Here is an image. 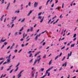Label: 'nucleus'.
<instances>
[{
  "mask_svg": "<svg viewBox=\"0 0 78 78\" xmlns=\"http://www.w3.org/2000/svg\"><path fill=\"white\" fill-rule=\"evenodd\" d=\"M22 49H20V50L18 51L19 53H20V52L21 51H22Z\"/></svg>",
  "mask_w": 78,
  "mask_h": 78,
  "instance_id": "nucleus-50",
  "label": "nucleus"
},
{
  "mask_svg": "<svg viewBox=\"0 0 78 78\" xmlns=\"http://www.w3.org/2000/svg\"><path fill=\"white\" fill-rule=\"evenodd\" d=\"M62 52H61L59 55V56H61V55H62Z\"/></svg>",
  "mask_w": 78,
  "mask_h": 78,
  "instance_id": "nucleus-55",
  "label": "nucleus"
},
{
  "mask_svg": "<svg viewBox=\"0 0 78 78\" xmlns=\"http://www.w3.org/2000/svg\"><path fill=\"white\" fill-rule=\"evenodd\" d=\"M37 37H38L37 36H36L35 38V39L36 41H37Z\"/></svg>",
  "mask_w": 78,
  "mask_h": 78,
  "instance_id": "nucleus-33",
  "label": "nucleus"
},
{
  "mask_svg": "<svg viewBox=\"0 0 78 78\" xmlns=\"http://www.w3.org/2000/svg\"><path fill=\"white\" fill-rule=\"evenodd\" d=\"M24 46H25V45L24 44H22L21 45V46L22 47H24Z\"/></svg>",
  "mask_w": 78,
  "mask_h": 78,
  "instance_id": "nucleus-64",
  "label": "nucleus"
},
{
  "mask_svg": "<svg viewBox=\"0 0 78 78\" xmlns=\"http://www.w3.org/2000/svg\"><path fill=\"white\" fill-rule=\"evenodd\" d=\"M76 36V34H74L73 36V37H75Z\"/></svg>",
  "mask_w": 78,
  "mask_h": 78,
  "instance_id": "nucleus-38",
  "label": "nucleus"
},
{
  "mask_svg": "<svg viewBox=\"0 0 78 78\" xmlns=\"http://www.w3.org/2000/svg\"><path fill=\"white\" fill-rule=\"evenodd\" d=\"M59 8H60L59 7H57V8H56V9H59Z\"/></svg>",
  "mask_w": 78,
  "mask_h": 78,
  "instance_id": "nucleus-51",
  "label": "nucleus"
},
{
  "mask_svg": "<svg viewBox=\"0 0 78 78\" xmlns=\"http://www.w3.org/2000/svg\"><path fill=\"white\" fill-rule=\"evenodd\" d=\"M44 20H43V18L40 21V23H42V22H43V21Z\"/></svg>",
  "mask_w": 78,
  "mask_h": 78,
  "instance_id": "nucleus-34",
  "label": "nucleus"
},
{
  "mask_svg": "<svg viewBox=\"0 0 78 78\" xmlns=\"http://www.w3.org/2000/svg\"><path fill=\"white\" fill-rule=\"evenodd\" d=\"M54 4H53L51 6V7H52V8H53V6H54Z\"/></svg>",
  "mask_w": 78,
  "mask_h": 78,
  "instance_id": "nucleus-58",
  "label": "nucleus"
},
{
  "mask_svg": "<svg viewBox=\"0 0 78 78\" xmlns=\"http://www.w3.org/2000/svg\"><path fill=\"white\" fill-rule=\"evenodd\" d=\"M51 19L49 20L48 23V24H49V23H50V22H51Z\"/></svg>",
  "mask_w": 78,
  "mask_h": 78,
  "instance_id": "nucleus-30",
  "label": "nucleus"
},
{
  "mask_svg": "<svg viewBox=\"0 0 78 78\" xmlns=\"http://www.w3.org/2000/svg\"><path fill=\"white\" fill-rule=\"evenodd\" d=\"M50 0H48V1H47V2L46 5H48V2H50Z\"/></svg>",
  "mask_w": 78,
  "mask_h": 78,
  "instance_id": "nucleus-26",
  "label": "nucleus"
},
{
  "mask_svg": "<svg viewBox=\"0 0 78 78\" xmlns=\"http://www.w3.org/2000/svg\"><path fill=\"white\" fill-rule=\"evenodd\" d=\"M41 71L42 72H43L44 71V68H41Z\"/></svg>",
  "mask_w": 78,
  "mask_h": 78,
  "instance_id": "nucleus-32",
  "label": "nucleus"
},
{
  "mask_svg": "<svg viewBox=\"0 0 78 78\" xmlns=\"http://www.w3.org/2000/svg\"><path fill=\"white\" fill-rule=\"evenodd\" d=\"M17 49L15 50L14 51L15 53H17Z\"/></svg>",
  "mask_w": 78,
  "mask_h": 78,
  "instance_id": "nucleus-53",
  "label": "nucleus"
},
{
  "mask_svg": "<svg viewBox=\"0 0 78 78\" xmlns=\"http://www.w3.org/2000/svg\"><path fill=\"white\" fill-rule=\"evenodd\" d=\"M74 45H75V44H72L71 46V47H74Z\"/></svg>",
  "mask_w": 78,
  "mask_h": 78,
  "instance_id": "nucleus-31",
  "label": "nucleus"
},
{
  "mask_svg": "<svg viewBox=\"0 0 78 78\" xmlns=\"http://www.w3.org/2000/svg\"><path fill=\"white\" fill-rule=\"evenodd\" d=\"M36 61H34V62L33 64V66H34V65L36 64Z\"/></svg>",
  "mask_w": 78,
  "mask_h": 78,
  "instance_id": "nucleus-40",
  "label": "nucleus"
},
{
  "mask_svg": "<svg viewBox=\"0 0 78 78\" xmlns=\"http://www.w3.org/2000/svg\"><path fill=\"white\" fill-rule=\"evenodd\" d=\"M4 44L5 45H6L7 44V42H5L4 43Z\"/></svg>",
  "mask_w": 78,
  "mask_h": 78,
  "instance_id": "nucleus-45",
  "label": "nucleus"
},
{
  "mask_svg": "<svg viewBox=\"0 0 78 78\" xmlns=\"http://www.w3.org/2000/svg\"><path fill=\"white\" fill-rule=\"evenodd\" d=\"M30 31H33V27H31L30 28Z\"/></svg>",
  "mask_w": 78,
  "mask_h": 78,
  "instance_id": "nucleus-15",
  "label": "nucleus"
},
{
  "mask_svg": "<svg viewBox=\"0 0 78 78\" xmlns=\"http://www.w3.org/2000/svg\"><path fill=\"white\" fill-rule=\"evenodd\" d=\"M72 51L70 52V53H68V56L70 57L71 55H72Z\"/></svg>",
  "mask_w": 78,
  "mask_h": 78,
  "instance_id": "nucleus-10",
  "label": "nucleus"
},
{
  "mask_svg": "<svg viewBox=\"0 0 78 78\" xmlns=\"http://www.w3.org/2000/svg\"><path fill=\"white\" fill-rule=\"evenodd\" d=\"M6 58L7 59H9V58H10V55H9V56H7Z\"/></svg>",
  "mask_w": 78,
  "mask_h": 78,
  "instance_id": "nucleus-22",
  "label": "nucleus"
},
{
  "mask_svg": "<svg viewBox=\"0 0 78 78\" xmlns=\"http://www.w3.org/2000/svg\"><path fill=\"white\" fill-rule=\"evenodd\" d=\"M37 6V3L35 2L34 4V7L36 8Z\"/></svg>",
  "mask_w": 78,
  "mask_h": 78,
  "instance_id": "nucleus-9",
  "label": "nucleus"
},
{
  "mask_svg": "<svg viewBox=\"0 0 78 78\" xmlns=\"http://www.w3.org/2000/svg\"><path fill=\"white\" fill-rule=\"evenodd\" d=\"M58 20H59V19H58L56 21L55 23H57V22H58Z\"/></svg>",
  "mask_w": 78,
  "mask_h": 78,
  "instance_id": "nucleus-52",
  "label": "nucleus"
},
{
  "mask_svg": "<svg viewBox=\"0 0 78 78\" xmlns=\"http://www.w3.org/2000/svg\"><path fill=\"white\" fill-rule=\"evenodd\" d=\"M66 66H67V62H66L65 63L62 64V67H64V66H65V67H66Z\"/></svg>",
  "mask_w": 78,
  "mask_h": 78,
  "instance_id": "nucleus-5",
  "label": "nucleus"
},
{
  "mask_svg": "<svg viewBox=\"0 0 78 78\" xmlns=\"http://www.w3.org/2000/svg\"><path fill=\"white\" fill-rule=\"evenodd\" d=\"M32 52V51H30L28 52V54H30Z\"/></svg>",
  "mask_w": 78,
  "mask_h": 78,
  "instance_id": "nucleus-29",
  "label": "nucleus"
},
{
  "mask_svg": "<svg viewBox=\"0 0 78 78\" xmlns=\"http://www.w3.org/2000/svg\"><path fill=\"white\" fill-rule=\"evenodd\" d=\"M51 60L49 63V65H51Z\"/></svg>",
  "mask_w": 78,
  "mask_h": 78,
  "instance_id": "nucleus-28",
  "label": "nucleus"
},
{
  "mask_svg": "<svg viewBox=\"0 0 78 78\" xmlns=\"http://www.w3.org/2000/svg\"><path fill=\"white\" fill-rule=\"evenodd\" d=\"M14 43H13L12 45V46L10 48V49H12V47H14Z\"/></svg>",
  "mask_w": 78,
  "mask_h": 78,
  "instance_id": "nucleus-13",
  "label": "nucleus"
},
{
  "mask_svg": "<svg viewBox=\"0 0 78 78\" xmlns=\"http://www.w3.org/2000/svg\"><path fill=\"white\" fill-rule=\"evenodd\" d=\"M41 35V34H40L39 35H37V37H39Z\"/></svg>",
  "mask_w": 78,
  "mask_h": 78,
  "instance_id": "nucleus-42",
  "label": "nucleus"
},
{
  "mask_svg": "<svg viewBox=\"0 0 78 78\" xmlns=\"http://www.w3.org/2000/svg\"><path fill=\"white\" fill-rule=\"evenodd\" d=\"M53 67L52 66L51 68H50L49 69H48L46 71V72L45 73V75H46V74H47V73H48V72L50 71V70H51V69H53Z\"/></svg>",
  "mask_w": 78,
  "mask_h": 78,
  "instance_id": "nucleus-4",
  "label": "nucleus"
},
{
  "mask_svg": "<svg viewBox=\"0 0 78 78\" xmlns=\"http://www.w3.org/2000/svg\"><path fill=\"white\" fill-rule=\"evenodd\" d=\"M32 12H33V11L31 10L29 12V13L27 15V16H29L30 15V14H31Z\"/></svg>",
  "mask_w": 78,
  "mask_h": 78,
  "instance_id": "nucleus-11",
  "label": "nucleus"
},
{
  "mask_svg": "<svg viewBox=\"0 0 78 78\" xmlns=\"http://www.w3.org/2000/svg\"><path fill=\"white\" fill-rule=\"evenodd\" d=\"M18 33V32H16L15 33V36H16L17 35V34Z\"/></svg>",
  "mask_w": 78,
  "mask_h": 78,
  "instance_id": "nucleus-23",
  "label": "nucleus"
},
{
  "mask_svg": "<svg viewBox=\"0 0 78 78\" xmlns=\"http://www.w3.org/2000/svg\"><path fill=\"white\" fill-rule=\"evenodd\" d=\"M17 18V17L16 16L14 18L12 17V22L11 23V24H12V23H13V22L14 21V20H16V19Z\"/></svg>",
  "mask_w": 78,
  "mask_h": 78,
  "instance_id": "nucleus-3",
  "label": "nucleus"
},
{
  "mask_svg": "<svg viewBox=\"0 0 78 78\" xmlns=\"http://www.w3.org/2000/svg\"><path fill=\"white\" fill-rule=\"evenodd\" d=\"M62 67H61L59 69V70H62Z\"/></svg>",
  "mask_w": 78,
  "mask_h": 78,
  "instance_id": "nucleus-63",
  "label": "nucleus"
},
{
  "mask_svg": "<svg viewBox=\"0 0 78 78\" xmlns=\"http://www.w3.org/2000/svg\"><path fill=\"white\" fill-rule=\"evenodd\" d=\"M23 30V27L22 28H21L20 30V31H22V30Z\"/></svg>",
  "mask_w": 78,
  "mask_h": 78,
  "instance_id": "nucleus-24",
  "label": "nucleus"
},
{
  "mask_svg": "<svg viewBox=\"0 0 78 78\" xmlns=\"http://www.w3.org/2000/svg\"><path fill=\"white\" fill-rule=\"evenodd\" d=\"M41 55H39L37 57V59H35V61H38V64L40 62V60H41Z\"/></svg>",
  "mask_w": 78,
  "mask_h": 78,
  "instance_id": "nucleus-1",
  "label": "nucleus"
},
{
  "mask_svg": "<svg viewBox=\"0 0 78 78\" xmlns=\"http://www.w3.org/2000/svg\"><path fill=\"white\" fill-rule=\"evenodd\" d=\"M46 55H44V56L43 57V58H46Z\"/></svg>",
  "mask_w": 78,
  "mask_h": 78,
  "instance_id": "nucleus-43",
  "label": "nucleus"
},
{
  "mask_svg": "<svg viewBox=\"0 0 78 78\" xmlns=\"http://www.w3.org/2000/svg\"><path fill=\"white\" fill-rule=\"evenodd\" d=\"M58 27H62L61 24H58Z\"/></svg>",
  "mask_w": 78,
  "mask_h": 78,
  "instance_id": "nucleus-57",
  "label": "nucleus"
},
{
  "mask_svg": "<svg viewBox=\"0 0 78 78\" xmlns=\"http://www.w3.org/2000/svg\"><path fill=\"white\" fill-rule=\"evenodd\" d=\"M19 65H20V63L19 62L18 64H17V65L16 66V70H15V72H17V70L19 69V67H18V66H19Z\"/></svg>",
  "mask_w": 78,
  "mask_h": 78,
  "instance_id": "nucleus-2",
  "label": "nucleus"
},
{
  "mask_svg": "<svg viewBox=\"0 0 78 78\" xmlns=\"http://www.w3.org/2000/svg\"><path fill=\"white\" fill-rule=\"evenodd\" d=\"M15 56H14L12 58V59H14L15 58Z\"/></svg>",
  "mask_w": 78,
  "mask_h": 78,
  "instance_id": "nucleus-61",
  "label": "nucleus"
},
{
  "mask_svg": "<svg viewBox=\"0 0 78 78\" xmlns=\"http://www.w3.org/2000/svg\"><path fill=\"white\" fill-rule=\"evenodd\" d=\"M9 70H10V66L9 67V69H7L6 70H7V71H8Z\"/></svg>",
  "mask_w": 78,
  "mask_h": 78,
  "instance_id": "nucleus-49",
  "label": "nucleus"
},
{
  "mask_svg": "<svg viewBox=\"0 0 78 78\" xmlns=\"http://www.w3.org/2000/svg\"><path fill=\"white\" fill-rule=\"evenodd\" d=\"M41 53V52L39 51L37 52V53L34 55L35 57H36V56H37V55H38V54H39V53Z\"/></svg>",
  "mask_w": 78,
  "mask_h": 78,
  "instance_id": "nucleus-6",
  "label": "nucleus"
},
{
  "mask_svg": "<svg viewBox=\"0 0 78 78\" xmlns=\"http://www.w3.org/2000/svg\"><path fill=\"white\" fill-rule=\"evenodd\" d=\"M25 18H23L21 21V22H23L24 21H25Z\"/></svg>",
  "mask_w": 78,
  "mask_h": 78,
  "instance_id": "nucleus-18",
  "label": "nucleus"
},
{
  "mask_svg": "<svg viewBox=\"0 0 78 78\" xmlns=\"http://www.w3.org/2000/svg\"><path fill=\"white\" fill-rule=\"evenodd\" d=\"M46 31H47V30H46L44 31L43 32H42L41 34H44V33H45V32H46Z\"/></svg>",
  "mask_w": 78,
  "mask_h": 78,
  "instance_id": "nucleus-35",
  "label": "nucleus"
},
{
  "mask_svg": "<svg viewBox=\"0 0 78 78\" xmlns=\"http://www.w3.org/2000/svg\"><path fill=\"white\" fill-rule=\"evenodd\" d=\"M37 76H38V72H36L35 76V78H37Z\"/></svg>",
  "mask_w": 78,
  "mask_h": 78,
  "instance_id": "nucleus-7",
  "label": "nucleus"
},
{
  "mask_svg": "<svg viewBox=\"0 0 78 78\" xmlns=\"http://www.w3.org/2000/svg\"><path fill=\"white\" fill-rule=\"evenodd\" d=\"M3 62V61H2L1 62H0V65H1L2 63Z\"/></svg>",
  "mask_w": 78,
  "mask_h": 78,
  "instance_id": "nucleus-59",
  "label": "nucleus"
},
{
  "mask_svg": "<svg viewBox=\"0 0 78 78\" xmlns=\"http://www.w3.org/2000/svg\"><path fill=\"white\" fill-rule=\"evenodd\" d=\"M76 38H75L73 39V41H76Z\"/></svg>",
  "mask_w": 78,
  "mask_h": 78,
  "instance_id": "nucleus-54",
  "label": "nucleus"
},
{
  "mask_svg": "<svg viewBox=\"0 0 78 78\" xmlns=\"http://www.w3.org/2000/svg\"><path fill=\"white\" fill-rule=\"evenodd\" d=\"M28 5L29 6H30V5H31V2H30L28 4Z\"/></svg>",
  "mask_w": 78,
  "mask_h": 78,
  "instance_id": "nucleus-39",
  "label": "nucleus"
},
{
  "mask_svg": "<svg viewBox=\"0 0 78 78\" xmlns=\"http://www.w3.org/2000/svg\"><path fill=\"white\" fill-rule=\"evenodd\" d=\"M6 41V39L5 40H3V39L2 38V39L1 40L0 42H5Z\"/></svg>",
  "mask_w": 78,
  "mask_h": 78,
  "instance_id": "nucleus-8",
  "label": "nucleus"
},
{
  "mask_svg": "<svg viewBox=\"0 0 78 78\" xmlns=\"http://www.w3.org/2000/svg\"><path fill=\"white\" fill-rule=\"evenodd\" d=\"M33 59L32 58V59L30 60V63L31 62H32V61H33Z\"/></svg>",
  "mask_w": 78,
  "mask_h": 78,
  "instance_id": "nucleus-47",
  "label": "nucleus"
},
{
  "mask_svg": "<svg viewBox=\"0 0 78 78\" xmlns=\"http://www.w3.org/2000/svg\"><path fill=\"white\" fill-rule=\"evenodd\" d=\"M65 58H66V57H64L63 58V59L62 60V61H64V60L65 59Z\"/></svg>",
  "mask_w": 78,
  "mask_h": 78,
  "instance_id": "nucleus-44",
  "label": "nucleus"
},
{
  "mask_svg": "<svg viewBox=\"0 0 78 78\" xmlns=\"http://www.w3.org/2000/svg\"><path fill=\"white\" fill-rule=\"evenodd\" d=\"M32 55H33V54L32 53H30L29 55V57H31V56H32Z\"/></svg>",
  "mask_w": 78,
  "mask_h": 78,
  "instance_id": "nucleus-27",
  "label": "nucleus"
},
{
  "mask_svg": "<svg viewBox=\"0 0 78 78\" xmlns=\"http://www.w3.org/2000/svg\"><path fill=\"white\" fill-rule=\"evenodd\" d=\"M3 69V67H2L1 68V70H2Z\"/></svg>",
  "mask_w": 78,
  "mask_h": 78,
  "instance_id": "nucleus-60",
  "label": "nucleus"
},
{
  "mask_svg": "<svg viewBox=\"0 0 78 78\" xmlns=\"http://www.w3.org/2000/svg\"><path fill=\"white\" fill-rule=\"evenodd\" d=\"M23 4H22L21 5V10H22L23 9Z\"/></svg>",
  "mask_w": 78,
  "mask_h": 78,
  "instance_id": "nucleus-36",
  "label": "nucleus"
},
{
  "mask_svg": "<svg viewBox=\"0 0 78 78\" xmlns=\"http://www.w3.org/2000/svg\"><path fill=\"white\" fill-rule=\"evenodd\" d=\"M3 58H0V60H3Z\"/></svg>",
  "mask_w": 78,
  "mask_h": 78,
  "instance_id": "nucleus-62",
  "label": "nucleus"
},
{
  "mask_svg": "<svg viewBox=\"0 0 78 78\" xmlns=\"http://www.w3.org/2000/svg\"><path fill=\"white\" fill-rule=\"evenodd\" d=\"M32 76L33 77H34V73L33 72L32 73Z\"/></svg>",
  "mask_w": 78,
  "mask_h": 78,
  "instance_id": "nucleus-17",
  "label": "nucleus"
},
{
  "mask_svg": "<svg viewBox=\"0 0 78 78\" xmlns=\"http://www.w3.org/2000/svg\"><path fill=\"white\" fill-rule=\"evenodd\" d=\"M56 16H54V17H53L52 18V20H54V19H55V18H56Z\"/></svg>",
  "mask_w": 78,
  "mask_h": 78,
  "instance_id": "nucleus-48",
  "label": "nucleus"
},
{
  "mask_svg": "<svg viewBox=\"0 0 78 78\" xmlns=\"http://www.w3.org/2000/svg\"><path fill=\"white\" fill-rule=\"evenodd\" d=\"M30 31V29H28L27 31V33L28 32H29Z\"/></svg>",
  "mask_w": 78,
  "mask_h": 78,
  "instance_id": "nucleus-46",
  "label": "nucleus"
},
{
  "mask_svg": "<svg viewBox=\"0 0 78 78\" xmlns=\"http://www.w3.org/2000/svg\"><path fill=\"white\" fill-rule=\"evenodd\" d=\"M41 14H42V12H41L39 13L38 14V16H40V15H41Z\"/></svg>",
  "mask_w": 78,
  "mask_h": 78,
  "instance_id": "nucleus-25",
  "label": "nucleus"
},
{
  "mask_svg": "<svg viewBox=\"0 0 78 78\" xmlns=\"http://www.w3.org/2000/svg\"><path fill=\"white\" fill-rule=\"evenodd\" d=\"M59 18H60L61 19L63 18V16H62V15H60V16L59 17Z\"/></svg>",
  "mask_w": 78,
  "mask_h": 78,
  "instance_id": "nucleus-41",
  "label": "nucleus"
},
{
  "mask_svg": "<svg viewBox=\"0 0 78 78\" xmlns=\"http://www.w3.org/2000/svg\"><path fill=\"white\" fill-rule=\"evenodd\" d=\"M14 26V24H12L11 26V27L12 28V27Z\"/></svg>",
  "mask_w": 78,
  "mask_h": 78,
  "instance_id": "nucleus-37",
  "label": "nucleus"
},
{
  "mask_svg": "<svg viewBox=\"0 0 78 78\" xmlns=\"http://www.w3.org/2000/svg\"><path fill=\"white\" fill-rule=\"evenodd\" d=\"M50 73H48V76H50Z\"/></svg>",
  "mask_w": 78,
  "mask_h": 78,
  "instance_id": "nucleus-56",
  "label": "nucleus"
},
{
  "mask_svg": "<svg viewBox=\"0 0 78 78\" xmlns=\"http://www.w3.org/2000/svg\"><path fill=\"white\" fill-rule=\"evenodd\" d=\"M46 75H47V74H45V75L41 77V78H44L46 76Z\"/></svg>",
  "mask_w": 78,
  "mask_h": 78,
  "instance_id": "nucleus-19",
  "label": "nucleus"
},
{
  "mask_svg": "<svg viewBox=\"0 0 78 78\" xmlns=\"http://www.w3.org/2000/svg\"><path fill=\"white\" fill-rule=\"evenodd\" d=\"M10 4V3H9L7 6V7L6 8V10H8V8H9V5Z\"/></svg>",
  "mask_w": 78,
  "mask_h": 78,
  "instance_id": "nucleus-12",
  "label": "nucleus"
},
{
  "mask_svg": "<svg viewBox=\"0 0 78 78\" xmlns=\"http://www.w3.org/2000/svg\"><path fill=\"white\" fill-rule=\"evenodd\" d=\"M25 33H24L23 35V38L24 39L25 38V36L26 37L27 36V35L26 34L25 35Z\"/></svg>",
  "mask_w": 78,
  "mask_h": 78,
  "instance_id": "nucleus-16",
  "label": "nucleus"
},
{
  "mask_svg": "<svg viewBox=\"0 0 78 78\" xmlns=\"http://www.w3.org/2000/svg\"><path fill=\"white\" fill-rule=\"evenodd\" d=\"M59 57V55H57V56L55 57V60H56Z\"/></svg>",
  "mask_w": 78,
  "mask_h": 78,
  "instance_id": "nucleus-21",
  "label": "nucleus"
},
{
  "mask_svg": "<svg viewBox=\"0 0 78 78\" xmlns=\"http://www.w3.org/2000/svg\"><path fill=\"white\" fill-rule=\"evenodd\" d=\"M10 62V59H8L7 60V63H9Z\"/></svg>",
  "mask_w": 78,
  "mask_h": 78,
  "instance_id": "nucleus-14",
  "label": "nucleus"
},
{
  "mask_svg": "<svg viewBox=\"0 0 78 78\" xmlns=\"http://www.w3.org/2000/svg\"><path fill=\"white\" fill-rule=\"evenodd\" d=\"M38 18L39 19H40L41 20V19H42V17L40 16H38Z\"/></svg>",
  "mask_w": 78,
  "mask_h": 78,
  "instance_id": "nucleus-20",
  "label": "nucleus"
}]
</instances>
